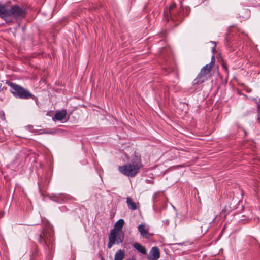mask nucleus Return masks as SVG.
<instances>
[{
	"instance_id": "1",
	"label": "nucleus",
	"mask_w": 260,
	"mask_h": 260,
	"mask_svg": "<svg viewBox=\"0 0 260 260\" xmlns=\"http://www.w3.org/2000/svg\"><path fill=\"white\" fill-rule=\"evenodd\" d=\"M27 13V10L24 6L15 4L8 9L5 5L0 3V18L7 23H12L13 19L17 20H22L26 17Z\"/></svg>"
},
{
	"instance_id": "2",
	"label": "nucleus",
	"mask_w": 260,
	"mask_h": 260,
	"mask_svg": "<svg viewBox=\"0 0 260 260\" xmlns=\"http://www.w3.org/2000/svg\"><path fill=\"white\" fill-rule=\"evenodd\" d=\"M185 0H180V10L176 12L174 10L176 8V4L172 3L169 8H166L164 12V18L168 22L169 18L173 21L182 22L185 17H188L190 13V8L188 6H184L183 2Z\"/></svg>"
},
{
	"instance_id": "3",
	"label": "nucleus",
	"mask_w": 260,
	"mask_h": 260,
	"mask_svg": "<svg viewBox=\"0 0 260 260\" xmlns=\"http://www.w3.org/2000/svg\"><path fill=\"white\" fill-rule=\"evenodd\" d=\"M143 167L141 158L140 155L135 154L132 156L131 162L118 167L119 171L122 174L129 177H135Z\"/></svg>"
},
{
	"instance_id": "4",
	"label": "nucleus",
	"mask_w": 260,
	"mask_h": 260,
	"mask_svg": "<svg viewBox=\"0 0 260 260\" xmlns=\"http://www.w3.org/2000/svg\"><path fill=\"white\" fill-rule=\"evenodd\" d=\"M54 234L52 228L50 225L44 228L39 235L38 242L42 244L45 249L52 250L54 248Z\"/></svg>"
},
{
	"instance_id": "5",
	"label": "nucleus",
	"mask_w": 260,
	"mask_h": 260,
	"mask_svg": "<svg viewBox=\"0 0 260 260\" xmlns=\"http://www.w3.org/2000/svg\"><path fill=\"white\" fill-rule=\"evenodd\" d=\"M6 83L11 87V92L15 97L21 99H35L36 97L28 90L16 83L6 80Z\"/></svg>"
},
{
	"instance_id": "6",
	"label": "nucleus",
	"mask_w": 260,
	"mask_h": 260,
	"mask_svg": "<svg viewBox=\"0 0 260 260\" xmlns=\"http://www.w3.org/2000/svg\"><path fill=\"white\" fill-rule=\"evenodd\" d=\"M124 240V234L122 231H116L115 229L110 230L109 234V241L107 244L108 249L112 248L114 244H119Z\"/></svg>"
},
{
	"instance_id": "7",
	"label": "nucleus",
	"mask_w": 260,
	"mask_h": 260,
	"mask_svg": "<svg viewBox=\"0 0 260 260\" xmlns=\"http://www.w3.org/2000/svg\"><path fill=\"white\" fill-rule=\"evenodd\" d=\"M211 70H208L205 69L203 70V72H202V69L201 70L200 73L197 75L196 78L193 81L192 85L193 86L196 85H199L203 83H204L206 80H207V75L209 74Z\"/></svg>"
},
{
	"instance_id": "8",
	"label": "nucleus",
	"mask_w": 260,
	"mask_h": 260,
	"mask_svg": "<svg viewBox=\"0 0 260 260\" xmlns=\"http://www.w3.org/2000/svg\"><path fill=\"white\" fill-rule=\"evenodd\" d=\"M160 257L159 249L157 246H153L150 251L149 258L150 260H157Z\"/></svg>"
},
{
	"instance_id": "9",
	"label": "nucleus",
	"mask_w": 260,
	"mask_h": 260,
	"mask_svg": "<svg viewBox=\"0 0 260 260\" xmlns=\"http://www.w3.org/2000/svg\"><path fill=\"white\" fill-rule=\"evenodd\" d=\"M67 114V110L62 109L60 111H57L54 115V118L56 120L61 121L63 120Z\"/></svg>"
},
{
	"instance_id": "10",
	"label": "nucleus",
	"mask_w": 260,
	"mask_h": 260,
	"mask_svg": "<svg viewBox=\"0 0 260 260\" xmlns=\"http://www.w3.org/2000/svg\"><path fill=\"white\" fill-rule=\"evenodd\" d=\"M134 247L137 251H138L141 254L144 255L147 254V250L146 247L144 246L141 244L140 243H134Z\"/></svg>"
},
{
	"instance_id": "11",
	"label": "nucleus",
	"mask_w": 260,
	"mask_h": 260,
	"mask_svg": "<svg viewBox=\"0 0 260 260\" xmlns=\"http://www.w3.org/2000/svg\"><path fill=\"white\" fill-rule=\"evenodd\" d=\"M138 230L139 231L140 235L143 238H148L149 237L148 234V231L145 228L144 224L142 223L139 225L138 226Z\"/></svg>"
},
{
	"instance_id": "12",
	"label": "nucleus",
	"mask_w": 260,
	"mask_h": 260,
	"mask_svg": "<svg viewBox=\"0 0 260 260\" xmlns=\"http://www.w3.org/2000/svg\"><path fill=\"white\" fill-rule=\"evenodd\" d=\"M126 203L129 209L132 210H135L137 209L138 206L136 203L134 202L129 197L126 198Z\"/></svg>"
},
{
	"instance_id": "13",
	"label": "nucleus",
	"mask_w": 260,
	"mask_h": 260,
	"mask_svg": "<svg viewBox=\"0 0 260 260\" xmlns=\"http://www.w3.org/2000/svg\"><path fill=\"white\" fill-rule=\"evenodd\" d=\"M124 224V221L123 219H120L115 224L114 228L113 229H115L116 231H122L121 229Z\"/></svg>"
},
{
	"instance_id": "14",
	"label": "nucleus",
	"mask_w": 260,
	"mask_h": 260,
	"mask_svg": "<svg viewBox=\"0 0 260 260\" xmlns=\"http://www.w3.org/2000/svg\"><path fill=\"white\" fill-rule=\"evenodd\" d=\"M124 256L125 254L124 251L121 249H120L115 253L114 260H123Z\"/></svg>"
},
{
	"instance_id": "15",
	"label": "nucleus",
	"mask_w": 260,
	"mask_h": 260,
	"mask_svg": "<svg viewBox=\"0 0 260 260\" xmlns=\"http://www.w3.org/2000/svg\"><path fill=\"white\" fill-rule=\"evenodd\" d=\"M57 198H58V201L60 202H58V203H62V202L67 201L69 199V196L67 194H63V193H59L56 194Z\"/></svg>"
},
{
	"instance_id": "16",
	"label": "nucleus",
	"mask_w": 260,
	"mask_h": 260,
	"mask_svg": "<svg viewBox=\"0 0 260 260\" xmlns=\"http://www.w3.org/2000/svg\"><path fill=\"white\" fill-rule=\"evenodd\" d=\"M212 64H211L210 63L207 64L206 65H205L202 68V72H203V70H204L205 69L211 70H212Z\"/></svg>"
},
{
	"instance_id": "17",
	"label": "nucleus",
	"mask_w": 260,
	"mask_h": 260,
	"mask_svg": "<svg viewBox=\"0 0 260 260\" xmlns=\"http://www.w3.org/2000/svg\"><path fill=\"white\" fill-rule=\"evenodd\" d=\"M0 120L4 121L6 120L5 113L2 110H0Z\"/></svg>"
},
{
	"instance_id": "18",
	"label": "nucleus",
	"mask_w": 260,
	"mask_h": 260,
	"mask_svg": "<svg viewBox=\"0 0 260 260\" xmlns=\"http://www.w3.org/2000/svg\"><path fill=\"white\" fill-rule=\"evenodd\" d=\"M51 200H52L54 202H57L58 203V202H60L58 201V198H57V195H55L53 197H51L50 198Z\"/></svg>"
},
{
	"instance_id": "19",
	"label": "nucleus",
	"mask_w": 260,
	"mask_h": 260,
	"mask_svg": "<svg viewBox=\"0 0 260 260\" xmlns=\"http://www.w3.org/2000/svg\"><path fill=\"white\" fill-rule=\"evenodd\" d=\"M252 101H254L257 105V106L259 107V102L258 101V100L255 98H250Z\"/></svg>"
},
{
	"instance_id": "20",
	"label": "nucleus",
	"mask_w": 260,
	"mask_h": 260,
	"mask_svg": "<svg viewBox=\"0 0 260 260\" xmlns=\"http://www.w3.org/2000/svg\"><path fill=\"white\" fill-rule=\"evenodd\" d=\"M222 67H223V69H224L225 72L228 73H229V70H228V68L226 67V66L224 63H222Z\"/></svg>"
},
{
	"instance_id": "21",
	"label": "nucleus",
	"mask_w": 260,
	"mask_h": 260,
	"mask_svg": "<svg viewBox=\"0 0 260 260\" xmlns=\"http://www.w3.org/2000/svg\"><path fill=\"white\" fill-rule=\"evenodd\" d=\"M7 87L5 86L2 87V85H0V91H4L7 90Z\"/></svg>"
},
{
	"instance_id": "22",
	"label": "nucleus",
	"mask_w": 260,
	"mask_h": 260,
	"mask_svg": "<svg viewBox=\"0 0 260 260\" xmlns=\"http://www.w3.org/2000/svg\"><path fill=\"white\" fill-rule=\"evenodd\" d=\"M214 61H215V57H214V55H213L211 57V61L210 63L211 64H212L214 62Z\"/></svg>"
},
{
	"instance_id": "23",
	"label": "nucleus",
	"mask_w": 260,
	"mask_h": 260,
	"mask_svg": "<svg viewBox=\"0 0 260 260\" xmlns=\"http://www.w3.org/2000/svg\"><path fill=\"white\" fill-rule=\"evenodd\" d=\"M184 167L183 165H176V166H173V168H181V167Z\"/></svg>"
},
{
	"instance_id": "24",
	"label": "nucleus",
	"mask_w": 260,
	"mask_h": 260,
	"mask_svg": "<svg viewBox=\"0 0 260 260\" xmlns=\"http://www.w3.org/2000/svg\"><path fill=\"white\" fill-rule=\"evenodd\" d=\"M238 93L240 95H243L244 96H245V98H246L247 99H249V98H248L246 95L244 94H243L240 91H238Z\"/></svg>"
},
{
	"instance_id": "25",
	"label": "nucleus",
	"mask_w": 260,
	"mask_h": 260,
	"mask_svg": "<svg viewBox=\"0 0 260 260\" xmlns=\"http://www.w3.org/2000/svg\"><path fill=\"white\" fill-rule=\"evenodd\" d=\"M246 91L248 92H250L251 91V89H247L246 90Z\"/></svg>"
},
{
	"instance_id": "26",
	"label": "nucleus",
	"mask_w": 260,
	"mask_h": 260,
	"mask_svg": "<svg viewBox=\"0 0 260 260\" xmlns=\"http://www.w3.org/2000/svg\"><path fill=\"white\" fill-rule=\"evenodd\" d=\"M101 260H105L104 257L102 255H101Z\"/></svg>"
},
{
	"instance_id": "27",
	"label": "nucleus",
	"mask_w": 260,
	"mask_h": 260,
	"mask_svg": "<svg viewBox=\"0 0 260 260\" xmlns=\"http://www.w3.org/2000/svg\"><path fill=\"white\" fill-rule=\"evenodd\" d=\"M246 11L249 12L250 11L249 10H246Z\"/></svg>"
}]
</instances>
